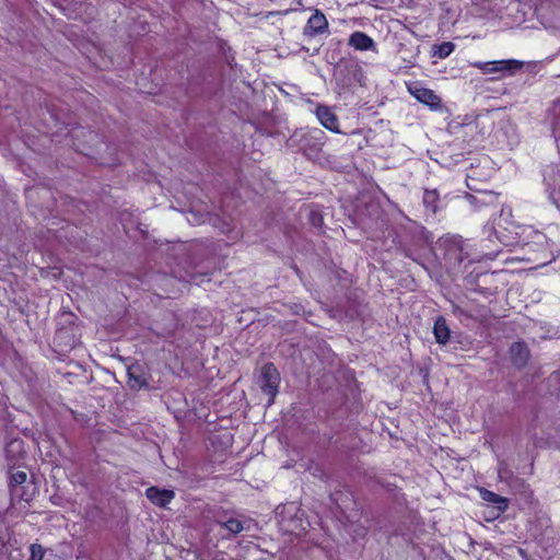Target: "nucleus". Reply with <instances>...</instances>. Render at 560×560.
Masks as SVG:
<instances>
[{
    "instance_id": "nucleus-1",
    "label": "nucleus",
    "mask_w": 560,
    "mask_h": 560,
    "mask_svg": "<svg viewBox=\"0 0 560 560\" xmlns=\"http://www.w3.org/2000/svg\"><path fill=\"white\" fill-rule=\"evenodd\" d=\"M472 67L479 69L483 74H492L497 72L513 74L521 70L523 62L515 59H503L494 61H476Z\"/></svg>"
},
{
    "instance_id": "nucleus-2",
    "label": "nucleus",
    "mask_w": 560,
    "mask_h": 560,
    "mask_svg": "<svg viewBox=\"0 0 560 560\" xmlns=\"http://www.w3.org/2000/svg\"><path fill=\"white\" fill-rule=\"evenodd\" d=\"M280 382V375L276 369V366L271 363L265 364L261 368V381L260 386L264 393H266L270 398L268 405H271L273 398L278 393V385Z\"/></svg>"
},
{
    "instance_id": "nucleus-3",
    "label": "nucleus",
    "mask_w": 560,
    "mask_h": 560,
    "mask_svg": "<svg viewBox=\"0 0 560 560\" xmlns=\"http://www.w3.org/2000/svg\"><path fill=\"white\" fill-rule=\"evenodd\" d=\"M441 246L445 249V260L450 266L459 265L464 260L462 241L458 237H447L441 242Z\"/></svg>"
},
{
    "instance_id": "nucleus-4",
    "label": "nucleus",
    "mask_w": 560,
    "mask_h": 560,
    "mask_svg": "<svg viewBox=\"0 0 560 560\" xmlns=\"http://www.w3.org/2000/svg\"><path fill=\"white\" fill-rule=\"evenodd\" d=\"M408 91L417 101L430 108L436 109L441 106V98L430 89L412 83L408 85Z\"/></svg>"
},
{
    "instance_id": "nucleus-5",
    "label": "nucleus",
    "mask_w": 560,
    "mask_h": 560,
    "mask_svg": "<svg viewBox=\"0 0 560 560\" xmlns=\"http://www.w3.org/2000/svg\"><path fill=\"white\" fill-rule=\"evenodd\" d=\"M315 115L319 120L320 125L324 126L326 129L335 133L341 132L339 129L338 117L330 107L326 105H318L316 107Z\"/></svg>"
},
{
    "instance_id": "nucleus-6",
    "label": "nucleus",
    "mask_w": 560,
    "mask_h": 560,
    "mask_svg": "<svg viewBox=\"0 0 560 560\" xmlns=\"http://www.w3.org/2000/svg\"><path fill=\"white\" fill-rule=\"evenodd\" d=\"M328 27V21L323 12L315 10L314 14L308 19L304 33L308 36L323 34Z\"/></svg>"
},
{
    "instance_id": "nucleus-7",
    "label": "nucleus",
    "mask_w": 560,
    "mask_h": 560,
    "mask_svg": "<svg viewBox=\"0 0 560 560\" xmlns=\"http://www.w3.org/2000/svg\"><path fill=\"white\" fill-rule=\"evenodd\" d=\"M147 498L155 505L164 508L174 499V491L150 487L145 491Z\"/></svg>"
},
{
    "instance_id": "nucleus-8",
    "label": "nucleus",
    "mask_w": 560,
    "mask_h": 560,
    "mask_svg": "<svg viewBox=\"0 0 560 560\" xmlns=\"http://www.w3.org/2000/svg\"><path fill=\"white\" fill-rule=\"evenodd\" d=\"M349 45L357 50H373L375 48L374 40L363 32H354L349 38Z\"/></svg>"
},
{
    "instance_id": "nucleus-9",
    "label": "nucleus",
    "mask_w": 560,
    "mask_h": 560,
    "mask_svg": "<svg viewBox=\"0 0 560 560\" xmlns=\"http://www.w3.org/2000/svg\"><path fill=\"white\" fill-rule=\"evenodd\" d=\"M480 498L489 503L494 504L500 512H503L508 508V500L492 491H489L487 489H480L479 490Z\"/></svg>"
},
{
    "instance_id": "nucleus-10",
    "label": "nucleus",
    "mask_w": 560,
    "mask_h": 560,
    "mask_svg": "<svg viewBox=\"0 0 560 560\" xmlns=\"http://www.w3.org/2000/svg\"><path fill=\"white\" fill-rule=\"evenodd\" d=\"M433 332L439 343H446L450 338V329L444 318H438L434 323Z\"/></svg>"
},
{
    "instance_id": "nucleus-11",
    "label": "nucleus",
    "mask_w": 560,
    "mask_h": 560,
    "mask_svg": "<svg viewBox=\"0 0 560 560\" xmlns=\"http://www.w3.org/2000/svg\"><path fill=\"white\" fill-rule=\"evenodd\" d=\"M511 354L514 359L515 364H517L518 366L525 364L528 359L527 348L521 342L512 345Z\"/></svg>"
},
{
    "instance_id": "nucleus-12",
    "label": "nucleus",
    "mask_w": 560,
    "mask_h": 560,
    "mask_svg": "<svg viewBox=\"0 0 560 560\" xmlns=\"http://www.w3.org/2000/svg\"><path fill=\"white\" fill-rule=\"evenodd\" d=\"M137 370L138 369L133 368V366L128 369V375H129V382L128 383H129V386L131 388L139 389V388L145 386V380L142 376H137L136 375Z\"/></svg>"
},
{
    "instance_id": "nucleus-13",
    "label": "nucleus",
    "mask_w": 560,
    "mask_h": 560,
    "mask_svg": "<svg viewBox=\"0 0 560 560\" xmlns=\"http://www.w3.org/2000/svg\"><path fill=\"white\" fill-rule=\"evenodd\" d=\"M454 48L455 46L453 43L445 42L435 47L434 55L439 58H446L454 51Z\"/></svg>"
},
{
    "instance_id": "nucleus-14",
    "label": "nucleus",
    "mask_w": 560,
    "mask_h": 560,
    "mask_svg": "<svg viewBox=\"0 0 560 560\" xmlns=\"http://www.w3.org/2000/svg\"><path fill=\"white\" fill-rule=\"evenodd\" d=\"M222 526L232 534L241 533L244 529L243 523L237 518H230L222 523Z\"/></svg>"
},
{
    "instance_id": "nucleus-15",
    "label": "nucleus",
    "mask_w": 560,
    "mask_h": 560,
    "mask_svg": "<svg viewBox=\"0 0 560 560\" xmlns=\"http://www.w3.org/2000/svg\"><path fill=\"white\" fill-rule=\"evenodd\" d=\"M436 199H438V195L434 190H432V191L427 190L423 195L424 205H427L428 207H431L433 211L435 210Z\"/></svg>"
},
{
    "instance_id": "nucleus-16",
    "label": "nucleus",
    "mask_w": 560,
    "mask_h": 560,
    "mask_svg": "<svg viewBox=\"0 0 560 560\" xmlns=\"http://www.w3.org/2000/svg\"><path fill=\"white\" fill-rule=\"evenodd\" d=\"M44 556V549L39 545L31 546V558L30 560H42Z\"/></svg>"
},
{
    "instance_id": "nucleus-17",
    "label": "nucleus",
    "mask_w": 560,
    "mask_h": 560,
    "mask_svg": "<svg viewBox=\"0 0 560 560\" xmlns=\"http://www.w3.org/2000/svg\"><path fill=\"white\" fill-rule=\"evenodd\" d=\"M26 479H27L26 472L16 471V472L12 474V476H11V483L15 485V486L22 485L26 481Z\"/></svg>"
},
{
    "instance_id": "nucleus-18",
    "label": "nucleus",
    "mask_w": 560,
    "mask_h": 560,
    "mask_svg": "<svg viewBox=\"0 0 560 560\" xmlns=\"http://www.w3.org/2000/svg\"><path fill=\"white\" fill-rule=\"evenodd\" d=\"M537 238H538V240L544 238V235H541V234H537Z\"/></svg>"
}]
</instances>
